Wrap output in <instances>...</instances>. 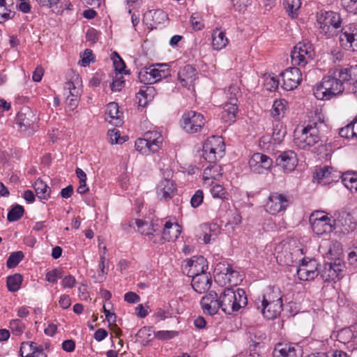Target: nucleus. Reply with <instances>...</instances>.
I'll list each match as a JSON object with an SVG mask.
<instances>
[{
  "label": "nucleus",
  "mask_w": 357,
  "mask_h": 357,
  "mask_svg": "<svg viewBox=\"0 0 357 357\" xmlns=\"http://www.w3.org/2000/svg\"><path fill=\"white\" fill-rule=\"evenodd\" d=\"M356 77L357 65L331 68L321 81L314 86L313 93L318 100H331L343 93L344 83Z\"/></svg>",
  "instance_id": "1"
},
{
  "label": "nucleus",
  "mask_w": 357,
  "mask_h": 357,
  "mask_svg": "<svg viewBox=\"0 0 357 357\" xmlns=\"http://www.w3.org/2000/svg\"><path fill=\"white\" fill-rule=\"evenodd\" d=\"M218 310L220 308L228 314L238 311L248 303L245 291L240 288L234 290L233 288L225 289L218 298Z\"/></svg>",
  "instance_id": "2"
},
{
  "label": "nucleus",
  "mask_w": 357,
  "mask_h": 357,
  "mask_svg": "<svg viewBox=\"0 0 357 357\" xmlns=\"http://www.w3.org/2000/svg\"><path fill=\"white\" fill-rule=\"evenodd\" d=\"M317 126V123H309L301 130L296 129L294 131V144L299 149H307L319 142H321L320 146L323 147V143Z\"/></svg>",
  "instance_id": "3"
},
{
  "label": "nucleus",
  "mask_w": 357,
  "mask_h": 357,
  "mask_svg": "<svg viewBox=\"0 0 357 357\" xmlns=\"http://www.w3.org/2000/svg\"><path fill=\"white\" fill-rule=\"evenodd\" d=\"M317 23L319 25L320 32L327 38L338 36L342 28V18L340 15L334 11L321 12L317 16Z\"/></svg>",
  "instance_id": "4"
},
{
  "label": "nucleus",
  "mask_w": 357,
  "mask_h": 357,
  "mask_svg": "<svg viewBox=\"0 0 357 357\" xmlns=\"http://www.w3.org/2000/svg\"><path fill=\"white\" fill-rule=\"evenodd\" d=\"M315 52L313 45L308 40H303L296 45L291 52L292 64L301 67L312 61Z\"/></svg>",
  "instance_id": "5"
},
{
  "label": "nucleus",
  "mask_w": 357,
  "mask_h": 357,
  "mask_svg": "<svg viewBox=\"0 0 357 357\" xmlns=\"http://www.w3.org/2000/svg\"><path fill=\"white\" fill-rule=\"evenodd\" d=\"M301 252V249L285 241L280 243L275 248L277 262L281 266H292Z\"/></svg>",
  "instance_id": "6"
},
{
  "label": "nucleus",
  "mask_w": 357,
  "mask_h": 357,
  "mask_svg": "<svg viewBox=\"0 0 357 357\" xmlns=\"http://www.w3.org/2000/svg\"><path fill=\"white\" fill-rule=\"evenodd\" d=\"M204 157L210 161L222 158L225 153V143L220 136L213 135L208 137L203 145Z\"/></svg>",
  "instance_id": "7"
},
{
  "label": "nucleus",
  "mask_w": 357,
  "mask_h": 357,
  "mask_svg": "<svg viewBox=\"0 0 357 357\" xmlns=\"http://www.w3.org/2000/svg\"><path fill=\"white\" fill-rule=\"evenodd\" d=\"M340 45L345 50H357V24L350 23L343 26L339 32Z\"/></svg>",
  "instance_id": "8"
},
{
  "label": "nucleus",
  "mask_w": 357,
  "mask_h": 357,
  "mask_svg": "<svg viewBox=\"0 0 357 357\" xmlns=\"http://www.w3.org/2000/svg\"><path fill=\"white\" fill-rule=\"evenodd\" d=\"M205 122V119L202 114L189 111L183 114L181 126L186 132L195 133L201 131Z\"/></svg>",
  "instance_id": "9"
},
{
  "label": "nucleus",
  "mask_w": 357,
  "mask_h": 357,
  "mask_svg": "<svg viewBox=\"0 0 357 357\" xmlns=\"http://www.w3.org/2000/svg\"><path fill=\"white\" fill-rule=\"evenodd\" d=\"M312 229L318 236L333 231L329 216L324 211L313 212L310 217Z\"/></svg>",
  "instance_id": "10"
},
{
  "label": "nucleus",
  "mask_w": 357,
  "mask_h": 357,
  "mask_svg": "<svg viewBox=\"0 0 357 357\" xmlns=\"http://www.w3.org/2000/svg\"><path fill=\"white\" fill-rule=\"evenodd\" d=\"M344 270V264L338 259L333 263L324 264L319 274L325 282H335L342 277Z\"/></svg>",
  "instance_id": "11"
},
{
  "label": "nucleus",
  "mask_w": 357,
  "mask_h": 357,
  "mask_svg": "<svg viewBox=\"0 0 357 357\" xmlns=\"http://www.w3.org/2000/svg\"><path fill=\"white\" fill-rule=\"evenodd\" d=\"M183 271L192 278L199 274L206 273L208 268L206 259L203 256L193 257L182 266Z\"/></svg>",
  "instance_id": "12"
},
{
  "label": "nucleus",
  "mask_w": 357,
  "mask_h": 357,
  "mask_svg": "<svg viewBox=\"0 0 357 357\" xmlns=\"http://www.w3.org/2000/svg\"><path fill=\"white\" fill-rule=\"evenodd\" d=\"M282 80V88L286 91L296 89L302 81V74L299 68H289L280 73Z\"/></svg>",
  "instance_id": "13"
},
{
  "label": "nucleus",
  "mask_w": 357,
  "mask_h": 357,
  "mask_svg": "<svg viewBox=\"0 0 357 357\" xmlns=\"http://www.w3.org/2000/svg\"><path fill=\"white\" fill-rule=\"evenodd\" d=\"M333 231L340 229L343 232H349L355 228V225L351 222V215L345 211H336L329 216Z\"/></svg>",
  "instance_id": "14"
},
{
  "label": "nucleus",
  "mask_w": 357,
  "mask_h": 357,
  "mask_svg": "<svg viewBox=\"0 0 357 357\" xmlns=\"http://www.w3.org/2000/svg\"><path fill=\"white\" fill-rule=\"evenodd\" d=\"M275 163L284 172L290 173L293 172L298 165L296 153L293 151H285L280 152L276 157Z\"/></svg>",
  "instance_id": "15"
},
{
  "label": "nucleus",
  "mask_w": 357,
  "mask_h": 357,
  "mask_svg": "<svg viewBox=\"0 0 357 357\" xmlns=\"http://www.w3.org/2000/svg\"><path fill=\"white\" fill-rule=\"evenodd\" d=\"M249 165L254 172L264 174L271 168L273 160L261 153H255L250 159Z\"/></svg>",
  "instance_id": "16"
},
{
  "label": "nucleus",
  "mask_w": 357,
  "mask_h": 357,
  "mask_svg": "<svg viewBox=\"0 0 357 357\" xmlns=\"http://www.w3.org/2000/svg\"><path fill=\"white\" fill-rule=\"evenodd\" d=\"M288 205L289 200L286 196L278 192H273L268 197L265 208L268 213L275 215L284 211Z\"/></svg>",
  "instance_id": "17"
},
{
  "label": "nucleus",
  "mask_w": 357,
  "mask_h": 357,
  "mask_svg": "<svg viewBox=\"0 0 357 357\" xmlns=\"http://www.w3.org/2000/svg\"><path fill=\"white\" fill-rule=\"evenodd\" d=\"M302 349L297 344L278 343L273 351V357H301Z\"/></svg>",
  "instance_id": "18"
},
{
  "label": "nucleus",
  "mask_w": 357,
  "mask_h": 357,
  "mask_svg": "<svg viewBox=\"0 0 357 357\" xmlns=\"http://www.w3.org/2000/svg\"><path fill=\"white\" fill-rule=\"evenodd\" d=\"M176 192L175 183L167 178L160 181L156 188L157 197L161 202L170 200L174 196Z\"/></svg>",
  "instance_id": "19"
},
{
  "label": "nucleus",
  "mask_w": 357,
  "mask_h": 357,
  "mask_svg": "<svg viewBox=\"0 0 357 357\" xmlns=\"http://www.w3.org/2000/svg\"><path fill=\"white\" fill-rule=\"evenodd\" d=\"M257 305V309L261 310L263 316L267 319L277 318L283 310V304H280V303L267 302L264 303L263 301H259Z\"/></svg>",
  "instance_id": "20"
},
{
  "label": "nucleus",
  "mask_w": 357,
  "mask_h": 357,
  "mask_svg": "<svg viewBox=\"0 0 357 357\" xmlns=\"http://www.w3.org/2000/svg\"><path fill=\"white\" fill-rule=\"evenodd\" d=\"M211 282L210 274L205 273L192 278L191 284L195 291L199 294H204L210 289Z\"/></svg>",
  "instance_id": "21"
},
{
  "label": "nucleus",
  "mask_w": 357,
  "mask_h": 357,
  "mask_svg": "<svg viewBox=\"0 0 357 357\" xmlns=\"http://www.w3.org/2000/svg\"><path fill=\"white\" fill-rule=\"evenodd\" d=\"M167 19V15L162 10H148L144 15V22L151 27L163 24Z\"/></svg>",
  "instance_id": "22"
},
{
  "label": "nucleus",
  "mask_w": 357,
  "mask_h": 357,
  "mask_svg": "<svg viewBox=\"0 0 357 357\" xmlns=\"http://www.w3.org/2000/svg\"><path fill=\"white\" fill-rule=\"evenodd\" d=\"M178 79L183 86L192 85L197 79V70L192 66L186 65L178 71Z\"/></svg>",
  "instance_id": "23"
},
{
  "label": "nucleus",
  "mask_w": 357,
  "mask_h": 357,
  "mask_svg": "<svg viewBox=\"0 0 357 357\" xmlns=\"http://www.w3.org/2000/svg\"><path fill=\"white\" fill-rule=\"evenodd\" d=\"M105 118L110 123L116 126L122 123V113L119 111V105L116 102H112L107 104L106 107Z\"/></svg>",
  "instance_id": "24"
},
{
  "label": "nucleus",
  "mask_w": 357,
  "mask_h": 357,
  "mask_svg": "<svg viewBox=\"0 0 357 357\" xmlns=\"http://www.w3.org/2000/svg\"><path fill=\"white\" fill-rule=\"evenodd\" d=\"M181 227L176 222H172L170 220L165 221V228H163L162 238L166 241H174L181 234Z\"/></svg>",
  "instance_id": "25"
},
{
  "label": "nucleus",
  "mask_w": 357,
  "mask_h": 357,
  "mask_svg": "<svg viewBox=\"0 0 357 357\" xmlns=\"http://www.w3.org/2000/svg\"><path fill=\"white\" fill-rule=\"evenodd\" d=\"M153 83L170 75L169 68L166 63H157L149 67Z\"/></svg>",
  "instance_id": "26"
},
{
  "label": "nucleus",
  "mask_w": 357,
  "mask_h": 357,
  "mask_svg": "<svg viewBox=\"0 0 357 357\" xmlns=\"http://www.w3.org/2000/svg\"><path fill=\"white\" fill-rule=\"evenodd\" d=\"M144 137L148 142L152 152H157L162 146L163 142V137L162 134L157 130H149L144 133Z\"/></svg>",
  "instance_id": "27"
},
{
  "label": "nucleus",
  "mask_w": 357,
  "mask_h": 357,
  "mask_svg": "<svg viewBox=\"0 0 357 357\" xmlns=\"http://www.w3.org/2000/svg\"><path fill=\"white\" fill-rule=\"evenodd\" d=\"M260 301H263L264 303L271 302L273 303H280V304H283L282 295L280 289L275 287H268Z\"/></svg>",
  "instance_id": "28"
},
{
  "label": "nucleus",
  "mask_w": 357,
  "mask_h": 357,
  "mask_svg": "<svg viewBox=\"0 0 357 357\" xmlns=\"http://www.w3.org/2000/svg\"><path fill=\"white\" fill-rule=\"evenodd\" d=\"M165 221H167L165 219H156L152 221L151 228H149L147 231L143 229L140 231V232L142 234L147 236L149 240L153 241L155 243L156 241L153 240V237L155 236L153 233H155L157 235L160 234L161 232L162 233L163 228H165Z\"/></svg>",
  "instance_id": "29"
},
{
  "label": "nucleus",
  "mask_w": 357,
  "mask_h": 357,
  "mask_svg": "<svg viewBox=\"0 0 357 357\" xmlns=\"http://www.w3.org/2000/svg\"><path fill=\"white\" fill-rule=\"evenodd\" d=\"M229 43L225 33L218 29L213 31L212 34V47L215 50H221L225 48Z\"/></svg>",
  "instance_id": "30"
},
{
  "label": "nucleus",
  "mask_w": 357,
  "mask_h": 357,
  "mask_svg": "<svg viewBox=\"0 0 357 357\" xmlns=\"http://www.w3.org/2000/svg\"><path fill=\"white\" fill-rule=\"evenodd\" d=\"M216 160L209 162L208 166H207L204 170V179H218L222 176L221 167L215 163Z\"/></svg>",
  "instance_id": "31"
},
{
  "label": "nucleus",
  "mask_w": 357,
  "mask_h": 357,
  "mask_svg": "<svg viewBox=\"0 0 357 357\" xmlns=\"http://www.w3.org/2000/svg\"><path fill=\"white\" fill-rule=\"evenodd\" d=\"M237 112L238 107L236 104L226 102L223 107L221 118L224 121L231 123L234 122Z\"/></svg>",
  "instance_id": "32"
},
{
  "label": "nucleus",
  "mask_w": 357,
  "mask_h": 357,
  "mask_svg": "<svg viewBox=\"0 0 357 357\" xmlns=\"http://www.w3.org/2000/svg\"><path fill=\"white\" fill-rule=\"evenodd\" d=\"M332 170V167L323 166L319 167L316 169L314 172L313 178L317 181V183L324 185L328 184L329 176Z\"/></svg>",
  "instance_id": "33"
},
{
  "label": "nucleus",
  "mask_w": 357,
  "mask_h": 357,
  "mask_svg": "<svg viewBox=\"0 0 357 357\" xmlns=\"http://www.w3.org/2000/svg\"><path fill=\"white\" fill-rule=\"evenodd\" d=\"M287 109V102L284 99L275 100L273 104L271 115L275 119H280L284 116Z\"/></svg>",
  "instance_id": "34"
},
{
  "label": "nucleus",
  "mask_w": 357,
  "mask_h": 357,
  "mask_svg": "<svg viewBox=\"0 0 357 357\" xmlns=\"http://www.w3.org/2000/svg\"><path fill=\"white\" fill-rule=\"evenodd\" d=\"M342 183L351 192H357V172H347L342 174Z\"/></svg>",
  "instance_id": "35"
},
{
  "label": "nucleus",
  "mask_w": 357,
  "mask_h": 357,
  "mask_svg": "<svg viewBox=\"0 0 357 357\" xmlns=\"http://www.w3.org/2000/svg\"><path fill=\"white\" fill-rule=\"evenodd\" d=\"M153 92L154 89L153 86L146 85L142 86L139 92L136 94V99L138 100L139 106L145 107L147 102L149 101L148 96L142 98L144 93H149V100H151L153 96Z\"/></svg>",
  "instance_id": "36"
},
{
  "label": "nucleus",
  "mask_w": 357,
  "mask_h": 357,
  "mask_svg": "<svg viewBox=\"0 0 357 357\" xmlns=\"http://www.w3.org/2000/svg\"><path fill=\"white\" fill-rule=\"evenodd\" d=\"M202 307L204 313L209 315H213L218 311V301H211L206 295L201 300Z\"/></svg>",
  "instance_id": "37"
},
{
  "label": "nucleus",
  "mask_w": 357,
  "mask_h": 357,
  "mask_svg": "<svg viewBox=\"0 0 357 357\" xmlns=\"http://www.w3.org/2000/svg\"><path fill=\"white\" fill-rule=\"evenodd\" d=\"M33 187L36 195L40 199H47L50 197V190L48 191L49 187L41 179L36 180Z\"/></svg>",
  "instance_id": "38"
},
{
  "label": "nucleus",
  "mask_w": 357,
  "mask_h": 357,
  "mask_svg": "<svg viewBox=\"0 0 357 357\" xmlns=\"http://www.w3.org/2000/svg\"><path fill=\"white\" fill-rule=\"evenodd\" d=\"M109 265L104 255H100L98 264V274L95 276L96 282H102L108 274Z\"/></svg>",
  "instance_id": "39"
},
{
  "label": "nucleus",
  "mask_w": 357,
  "mask_h": 357,
  "mask_svg": "<svg viewBox=\"0 0 357 357\" xmlns=\"http://www.w3.org/2000/svg\"><path fill=\"white\" fill-rule=\"evenodd\" d=\"M22 280V276L18 273L8 276L6 280V284L8 291L10 292H15L19 290Z\"/></svg>",
  "instance_id": "40"
},
{
  "label": "nucleus",
  "mask_w": 357,
  "mask_h": 357,
  "mask_svg": "<svg viewBox=\"0 0 357 357\" xmlns=\"http://www.w3.org/2000/svg\"><path fill=\"white\" fill-rule=\"evenodd\" d=\"M24 209L23 206L16 204L8 211L7 219L9 222H15L20 220L24 215Z\"/></svg>",
  "instance_id": "41"
},
{
  "label": "nucleus",
  "mask_w": 357,
  "mask_h": 357,
  "mask_svg": "<svg viewBox=\"0 0 357 357\" xmlns=\"http://www.w3.org/2000/svg\"><path fill=\"white\" fill-rule=\"evenodd\" d=\"M319 274V271L307 270V268H304V267L299 266L297 269V275L301 280H313Z\"/></svg>",
  "instance_id": "42"
},
{
  "label": "nucleus",
  "mask_w": 357,
  "mask_h": 357,
  "mask_svg": "<svg viewBox=\"0 0 357 357\" xmlns=\"http://www.w3.org/2000/svg\"><path fill=\"white\" fill-rule=\"evenodd\" d=\"M354 333L350 327L342 328L337 333V339L344 344L351 342Z\"/></svg>",
  "instance_id": "43"
},
{
  "label": "nucleus",
  "mask_w": 357,
  "mask_h": 357,
  "mask_svg": "<svg viewBox=\"0 0 357 357\" xmlns=\"http://www.w3.org/2000/svg\"><path fill=\"white\" fill-rule=\"evenodd\" d=\"M24 257V253L22 251L12 252L7 259V267L9 268H15L23 259Z\"/></svg>",
  "instance_id": "44"
},
{
  "label": "nucleus",
  "mask_w": 357,
  "mask_h": 357,
  "mask_svg": "<svg viewBox=\"0 0 357 357\" xmlns=\"http://www.w3.org/2000/svg\"><path fill=\"white\" fill-rule=\"evenodd\" d=\"M135 146L136 150L142 154L148 155L153 153L152 149H151V146L144 137L143 138L137 139L135 141Z\"/></svg>",
  "instance_id": "45"
},
{
  "label": "nucleus",
  "mask_w": 357,
  "mask_h": 357,
  "mask_svg": "<svg viewBox=\"0 0 357 357\" xmlns=\"http://www.w3.org/2000/svg\"><path fill=\"white\" fill-rule=\"evenodd\" d=\"M9 328L15 335H20L25 329V324L20 319H12L10 321Z\"/></svg>",
  "instance_id": "46"
},
{
  "label": "nucleus",
  "mask_w": 357,
  "mask_h": 357,
  "mask_svg": "<svg viewBox=\"0 0 357 357\" xmlns=\"http://www.w3.org/2000/svg\"><path fill=\"white\" fill-rule=\"evenodd\" d=\"M226 98H227V102L236 104L238 102L237 96L240 93L239 88L236 86L231 85L225 92Z\"/></svg>",
  "instance_id": "47"
},
{
  "label": "nucleus",
  "mask_w": 357,
  "mask_h": 357,
  "mask_svg": "<svg viewBox=\"0 0 357 357\" xmlns=\"http://www.w3.org/2000/svg\"><path fill=\"white\" fill-rule=\"evenodd\" d=\"M138 79L141 83L151 84L153 83V79L150 75L149 67L142 68L138 73Z\"/></svg>",
  "instance_id": "48"
},
{
  "label": "nucleus",
  "mask_w": 357,
  "mask_h": 357,
  "mask_svg": "<svg viewBox=\"0 0 357 357\" xmlns=\"http://www.w3.org/2000/svg\"><path fill=\"white\" fill-rule=\"evenodd\" d=\"M283 5L289 13H294L298 10L301 6V0H284Z\"/></svg>",
  "instance_id": "49"
},
{
  "label": "nucleus",
  "mask_w": 357,
  "mask_h": 357,
  "mask_svg": "<svg viewBox=\"0 0 357 357\" xmlns=\"http://www.w3.org/2000/svg\"><path fill=\"white\" fill-rule=\"evenodd\" d=\"M125 86V80L122 74L116 73L115 79L112 82L110 86L113 91H120Z\"/></svg>",
  "instance_id": "50"
},
{
  "label": "nucleus",
  "mask_w": 357,
  "mask_h": 357,
  "mask_svg": "<svg viewBox=\"0 0 357 357\" xmlns=\"http://www.w3.org/2000/svg\"><path fill=\"white\" fill-rule=\"evenodd\" d=\"M82 59L79 61V64L83 67H86L89 65L91 61L94 60V56L92 50L86 49L81 55Z\"/></svg>",
  "instance_id": "51"
},
{
  "label": "nucleus",
  "mask_w": 357,
  "mask_h": 357,
  "mask_svg": "<svg viewBox=\"0 0 357 357\" xmlns=\"http://www.w3.org/2000/svg\"><path fill=\"white\" fill-rule=\"evenodd\" d=\"M202 231H208L213 237H216L220 233V229L216 224H203L200 226Z\"/></svg>",
  "instance_id": "52"
},
{
  "label": "nucleus",
  "mask_w": 357,
  "mask_h": 357,
  "mask_svg": "<svg viewBox=\"0 0 357 357\" xmlns=\"http://www.w3.org/2000/svg\"><path fill=\"white\" fill-rule=\"evenodd\" d=\"M204 192L202 190H197L192 196L190 199L191 206L193 208L199 207L203 202Z\"/></svg>",
  "instance_id": "53"
},
{
  "label": "nucleus",
  "mask_w": 357,
  "mask_h": 357,
  "mask_svg": "<svg viewBox=\"0 0 357 357\" xmlns=\"http://www.w3.org/2000/svg\"><path fill=\"white\" fill-rule=\"evenodd\" d=\"M286 135L285 128H282L280 125V127L278 125L273 129V139L275 142L280 143L284 138Z\"/></svg>",
  "instance_id": "54"
},
{
  "label": "nucleus",
  "mask_w": 357,
  "mask_h": 357,
  "mask_svg": "<svg viewBox=\"0 0 357 357\" xmlns=\"http://www.w3.org/2000/svg\"><path fill=\"white\" fill-rule=\"evenodd\" d=\"M10 5H6V3L0 1V23L4 22L10 18Z\"/></svg>",
  "instance_id": "55"
},
{
  "label": "nucleus",
  "mask_w": 357,
  "mask_h": 357,
  "mask_svg": "<svg viewBox=\"0 0 357 357\" xmlns=\"http://www.w3.org/2000/svg\"><path fill=\"white\" fill-rule=\"evenodd\" d=\"M62 278V271L59 269H54L46 273L45 279L49 282L56 283L58 278Z\"/></svg>",
  "instance_id": "56"
},
{
  "label": "nucleus",
  "mask_w": 357,
  "mask_h": 357,
  "mask_svg": "<svg viewBox=\"0 0 357 357\" xmlns=\"http://www.w3.org/2000/svg\"><path fill=\"white\" fill-rule=\"evenodd\" d=\"M211 193L214 198L224 199L226 198V192L220 185H215L211 189Z\"/></svg>",
  "instance_id": "57"
},
{
  "label": "nucleus",
  "mask_w": 357,
  "mask_h": 357,
  "mask_svg": "<svg viewBox=\"0 0 357 357\" xmlns=\"http://www.w3.org/2000/svg\"><path fill=\"white\" fill-rule=\"evenodd\" d=\"M113 64L115 70L119 72L118 74H122L123 72H126V64L120 56L116 53H115V56L113 57Z\"/></svg>",
  "instance_id": "58"
},
{
  "label": "nucleus",
  "mask_w": 357,
  "mask_h": 357,
  "mask_svg": "<svg viewBox=\"0 0 357 357\" xmlns=\"http://www.w3.org/2000/svg\"><path fill=\"white\" fill-rule=\"evenodd\" d=\"M178 335V332L175 331H160L157 332L155 336L161 340H168L172 339Z\"/></svg>",
  "instance_id": "59"
},
{
  "label": "nucleus",
  "mask_w": 357,
  "mask_h": 357,
  "mask_svg": "<svg viewBox=\"0 0 357 357\" xmlns=\"http://www.w3.org/2000/svg\"><path fill=\"white\" fill-rule=\"evenodd\" d=\"M300 267H304V268H307V270H312L314 271H318V264L315 259H303L301 260V264L299 266Z\"/></svg>",
  "instance_id": "60"
},
{
  "label": "nucleus",
  "mask_w": 357,
  "mask_h": 357,
  "mask_svg": "<svg viewBox=\"0 0 357 357\" xmlns=\"http://www.w3.org/2000/svg\"><path fill=\"white\" fill-rule=\"evenodd\" d=\"M341 3L347 11L357 14V0H341Z\"/></svg>",
  "instance_id": "61"
},
{
  "label": "nucleus",
  "mask_w": 357,
  "mask_h": 357,
  "mask_svg": "<svg viewBox=\"0 0 357 357\" xmlns=\"http://www.w3.org/2000/svg\"><path fill=\"white\" fill-rule=\"evenodd\" d=\"M108 136L112 144H121V139L120 138V132L116 128H113L108 131Z\"/></svg>",
  "instance_id": "62"
},
{
  "label": "nucleus",
  "mask_w": 357,
  "mask_h": 357,
  "mask_svg": "<svg viewBox=\"0 0 357 357\" xmlns=\"http://www.w3.org/2000/svg\"><path fill=\"white\" fill-rule=\"evenodd\" d=\"M215 270L219 271L220 273L225 275L226 277L227 275H231L234 271L232 270V268L228 265L220 263L217 265Z\"/></svg>",
  "instance_id": "63"
},
{
  "label": "nucleus",
  "mask_w": 357,
  "mask_h": 357,
  "mask_svg": "<svg viewBox=\"0 0 357 357\" xmlns=\"http://www.w3.org/2000/svg\"><path fill=\"white\" fill-rule=\"evenodd\" d=\"M250 0H231L232 5L236 10L243 11L249 4Z\"/></svg>",
  "instance_id": "64"
}]
</instances>
